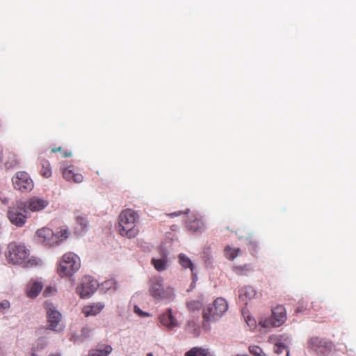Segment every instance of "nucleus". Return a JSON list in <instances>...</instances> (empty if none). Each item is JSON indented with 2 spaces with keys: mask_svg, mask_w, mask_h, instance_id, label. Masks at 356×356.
Wrapping results in <instances>:
<instances>
[{
  "mask_svg": "<svg viewBox=\"0 0 356 356\" xmlns=\"http://www.w3.org/2000/svg\"><path fill=\"white\" fill-rule=\"evenodd\" d=\"M110 345L99 344L96 348L92 349L88 353V356H108L112 352Z\"/></svg>",
  "mask_w": 356,
  "mask_h": 356,
  "instance_id": "dca6fc26",
  "label": "nucleus"
},
{
  "mask_svg": "<svg viewBox=\"0 0 356 356\" xmlns=\"http://www.w3.org/2000/svg\"><path fill=\"white\" fill-rule=\"evenodd\" d=\"M12 180L14 188L22 193L31 191L33 188V181L26 172H17Z\"/></svg>",
  "mask_w": 356,
  "mask_h": 356,
  "instance_id": "9d476101",
  "label": "nucleus"
},
{
  "mask_svg": "<svg viewBox=\"0 0 356 356\" xmlns=\"http://www.w3.org/2000/svg\"><path fill=\"white\" fill-rule=\"evenodd\" d=\"M179 259V264L184 268H190L192 273L193 280V282L197 280V275L193 272L194 270V265L192 262V261L190 259L189 257H188L184 254H179L178 256Z\"/></svg>",
  "mask_w": 356,
  "mask_h": 356,
  "instance_id": "a211bd4d",
  "label": "nucleus"
},
{
  "mask_svg": "<svg viewBox=\"0 0 356 356\" xmlns=\"http://www.w3.org/2000/svg\"><path fill=\"white\" fill-rule=\"evenodd\" d=\"M92 330L88 327H84L81 330L80 334L81 342L84 341L86 339L90 338L92 335Z\"/></svg>",
  "mask_w": 356,
  "mask_h": 356,
  "instance_id": "bb28decb",
  "label": "nucleus"
},
{
  "mask_svg": "<svg viewBox=\"0 0 356 356\" xmlns=\"http://www.w3.org/2000/svg\"><path fill=\"white\" fill-rule=\"evenodd\" d=\"M184 356H213L208 348L193 347L187 351Z\"/></svg>",
  "mask_w": 356,
  "mask_h": 356,
  "instance_id": "6ab92c4d",
  "label": "nucleus"
},
{
  "mask_svg": "<svg viewBox=\"0 0 356 356\" xmlns=\"http://www.w3.org/2000/svg\"><path fill=\"white\" fill-rule=\"evenodd\" d=\"M102 288L105 291H115L117 289L116 281L113 279L108 280L102 284Z\"/></svg>",
  "mask_w": 356,
  "mask_h": 356,
  "instance_id": "a878e982",
  "label": "nucleus"
},
{
  "mask_svg": "<svg viewBox=\"0 0 356 356\" xmlns=\"http://www.w3.org/2000/svg\"><path fill=\"white\" fill-rule=\"evenodd\" d=\"M161 258L157 259V271L165 270L168 266L167 254L163 250H160Z\"/></svg>",
  "mask_w": 356,
  "mask_h": 356,
  "instance_id": "5701e85b",
  "label": "nucleus"
},
{
  "mask_svg": "<svg viewBox=\"0 0 356 356\" xmlns=\"http://www.w3.org/2000/svg\"><path fill=\"white\" fill-rule=\"evenodd\" d=\"M236 270L238 271H243V270H251L252 268L250 264H245L244 266H240L235 268Z\"/></svg>",
  "mask_w": 356,
  "mask_h": 356,
  "instance_id": "c9c22d12",
  "label": "nucleus"
},
{
  "mask_svg": "<svg viewBox=\"0 0 356 356\" xmlns=\"http://www.w3.org/2000/svg\"><path fill=\"white\" fill-rule=\"evenodd\" d=\"M74 174V172L72 171L70 166L64 168L63 170V177L67 181L72 179Z\"/></svg>",
  "mask_w": 356,
  "mask_h": 356,
  "instance_id": "7c9ffc66",
  "label": "nucleus"
},
{
  "mask_svg": "<svg viewBox=\"0 0 356 356\" xmlns=\"http://www.w3.org/2000/svg\"><path fill=\"white\" fill-rule=\"evenodd\" d=\"M249 249L250 251H252V254H253L254 252L257 251V243L255 241L250 239L248 242Z\"/></svg>",
  "mask_w": 356,
  "mask_h": 356,
  "instance_id": "f704fd0d",
  "label": "nucleus"
},
{
  "mask_svg": "<svg viewBox=\"0 0 356 356\" xmlns=\"http://www.w3.org/2000/svg\"><path fill=\"white\" fill-rule=\"evenodd\" d=\"M188 209H187L186 211L183 212V211H176V212H173V213H171L170 214H168V216H169L170 217H175V216H180L181 215L182 213H187L188 212Z\"/></svg>",
  "mask_w": 356,
  "mask_h": 356,
  "instance_id": "58836bf2",
  "label": "nucleus"
},
{
  "mask_svg": "<svg viewBox=\"0 0 356 356\" xmlns=\"http://www.w3.org/2000/svg\"><path fill=\"white\" fill-rule=\"evenodd\" d=\"M286 319V309L282 305H277L272 309V316L260 323L264 327H277L282 325Z\"/></svg>",
  "mask_w": 356,
  "mask_h": 356,
  "instance_id": "0eeeda50",
  "label": "nucleus"
},
{
  "mask_svg": "<svg viewBox=\"0 0 356 356\" xmlns=\"http://www.w3.org/2000/svg\"><path fill=\"white\" fill-rule=\"evenodd\" d=\"M256 293L255 290L252 286H245L239 290L238 299L241 302L247 304L248 300L254 298Z\"/></svg>",
  "mask_w": 356,
  "mask_h": 356,
  "instance_id": "ddd939ff",
  "label": "nucleus"
},
{
  "mask_svg": "<svg viewBox=\"0 0 356 356\" xmlns=\"http://www.w3.org/2000/svg\"><path fill=\"white\" fill-rule=\"evenodd\" d=\"M41 174L43 177L48 178L51 175V171L49 168V163L48 161H44L42 163V168L41 170Z\"/></svg>",
  "mask_w": 356,
  "mask_h": 356,
  "instance_id": "c85d7f7f",
  "label": "nucleus"
},
{
  "mask_svg": "<svg viewBox=\"0 0 356 356\" xmlns=\"http://www.w3.org/2000/svg\"><path fill=\"white\" fill-rule=\"evenodd\" d=\"M69 236V232L67 229H61L59 232L54 234L52 232V237L50 238L47 247H53L59 245L62 241L67 239Z\"/></svg>",
  "mask_w": 356,
  "mask_h": 356,
  "instance_id": "2eb2a0df",
  "label": "nucleus"
},
{
  "mask_svg": "<svg viewBox=\"0 0 356 356\" xmlns=\"http://www.w3.org/2000/svg\"><path fill=\"white\" fill-rule=\"evenodd\" d=\"M188 309L191 311L198 310L202 307V303L198 300H191L186 304Z\"/></svg>",
  "mask_w": 356,
  "mask_h": 356,
  "instance_id": "c756f323",
  "label": "nucleus"
},
{
  "mask_svg": "<svg viewBox=\"0 0 356 356\" xmlns=\"http://www.w3.org/2000/svg\"><path fill=\"white\" fill-rule=\"evenodd\" d=\"M72 179L76 183H81L83 180V177L81 174L74 173Z\"/></svg>",
  "mask_w": 356,
  "mask_h": 356,
  "instance_id": "e433bc0d",
  "label": "nucleus"
},
{
  "mask_svg": "<svg viewBox=\"0 0 356 356\" xmlns=\"http://www.w3.org/2000/svg\"><path fill=\"white\" fill-rule=\"evenodd\" d=\"M104 308V304L97 302L83 308V312L86 316H96Z\"/></svg>",
  "mask_w": 356,
  "mask_h": 356,
  "instance_id": "f3484780",
  "label": "nucleus"
},
{
  "mask_svg": "<svg viewBox=\"0 0 356 356\" xmlns=\"http://www.w3.org/2000/svg\"><path fill=\"white\" fill-rule=\"evenodd\" d=\"M44 308L47 312V321L49 327L54 331H60L62 330L60 325L61 321V314L58 311L51 302H46Z\"/></svg>",
  "mask_w": 356,
  "mask_h": 356,
  "instance_id": "1a4fd4ad",
  "label": "nucleus"
},
{
  "mask_svg": "<svg viewBox=\"0 0 356 356\" xmlns=\"http://www.w3.org/2000/svg\"><path fill=\"white\" fill-rule=\"evenodd\" d=\"M307 348L318 356H325L332 351L334 345L330 341L318 337H312L307 341Z\"/></svg>",
  "mask_w": 356,
  "mask_h": 356,
  "instance_id": "423d86ee",
  "label": "nucleus"
},
{
  "mask_svg": "<svg viewBox=\"0 0 356 356\" xmlns=\"http://www.w3.org/2000/svg\"><path fill=\"white\" fill-rule=\"evenodd\" d=\"M249 351L253 356H266L262 349L258 346H250Z\"/></svg>",
  "mask_w": 356,
  "mask_h": 356,
  "instance_id": "cd10ccee",
  "label": "nucleus"
},
{
  "mask_svg": "<svg viewBox=\"0 0 356 356\" xmlns=\"http://www.w3.org/2000/svg\"><path fill=\"white\" fill-rule=\"evenodd\" d=\"M52 232L53 231L47 227L38 229L36 232L38 241L43 245L47 247L48 244H51L49 240L50 238L52 237Z\"/></svg>",
  "mask_w": 356,
  "mask_h": 356,
  "instance_id": "4468645a",
  "label": "nucleus"
},
{
  "mask_svg": "<svg viewBox=\"0 0 356 356\" xmlns=\"http://www.w3.org/2000/svg\"><path fill=\"white\" fill-rule=\"evenodd\" d=\"M159 321L163 326L169 330H172L177 325V321L173 316L171 309H168L166 312L163 313L159 317Z\"/></svg>",
  "mask_w": 356,
  "mask_h": 356,
  "instance_id": "f8f14e48",
  "label": "nucleus"
},
{
  "mask_svg": "<svg viewBox=\"0 0 356 356\" xmlns=\"http://www.w3.org/2000/svg\"><path fill=\"white\" fill-rule=\"evenodd\" d=\"M157 296H159L161 298L171 299L173 296V290L172 288H166L164 290L163 287H161V285L159 284L157 281Z\"/></svg>",
  "mask_w": 356,
  "mask_h": 356,
  "instance_id": "4be33fe9",
  "label": "nucleus"
},
{
  "mask_svg": "<svg viewBox=\"0 0 356 356\" xmlns=\"http://www.w3.org/2000/svg\"><path fill=\"white\" fill-rule=\"evenodd\" d=\"M29 250L20 243L13 242L8 244L6 252V257L9 263L13 265H19L24 268H29L38 265L41 260L35 257L28 259Z\"/></svg>",
  "mask_w": 356,
  "mask_h": 356,
  "instance_id": "f257e3e1",
  "label": "nucleus"
},
{
  "mask_svg": "<svg viewBox=\"0 0 356 356\" xmlns=\"http://www.w3.org/2000/svg\"><path fill=\"white\" fill-rule=\"evenodd\" d=\"M150 288H149V292L152 295V296L155 297L156 296V289L154 287V282L153 279H150Z\"/></svg>",
  "mask_w": 356,
  "mask_h": 356,
  "instance_id": "4c0bfd02",
  "label": "nucleus"
},
{
  "mask_svg": "<svg viewBox=\"0 0 356 356\" xmlns=\"http://www.w3.org/2000/svg\"><path fill=\"white\" fill-rule=\"evenodd\" d=\"M286 349V346L282 343H276L274 346V352L277 354H281Z\"/></svg>",
  "mask_w": 356,
  "mask_h": 356,
  "instance_id": "2f4dec72",
  "label": "nucleus"
},
{
  "mask_svg": "<svg viewBox=\"0 0 356 356\" xmlns=\"http://www.w3.org/2000/svg\"><path fill=\"white\" fill-rule=\"evenodd\" d=\"M3 314V310L0 308V314Z\"/></svg>",
  "mask_w": 356,
  "mask_h": 356,
  "instance_id": "a18cd8bd",
  "label": "nucleus"
},
{
  "mask_svg": "<svg viewBox=\"0 0 356 356\" xmlns=\"http://www.w3.org/2000/svg\"><path fill=\"white\" fill-rule=\"evenodd\" d=\"M10 307V304L8 300H3L0 302V308L3 310V314H6V311L8 310Z\"/></svg>",
  "mask_w": 356,
  "mask_h": 356,
  "instance_id": "473e14b6",
  "label": "nucleus"
},
{
  "mask_svg": "<svg viewBox=\"0 0 356 356\" xmlns=\"http://www.w3.org/2000/svg\"><path fill=\"white\" fill-rule=\"evenodd\" d=\"M228 305L226 300L218 298L212 304L208 305L203 309V318L207 321H216L227 310Z\"/></svg>",
  "mask_w": 356,
  "mask_h": 356,
  "instance_id": "20e7f679",
  "label": "nucleus"
},
{
  "mask_svg": "<svg viewBox=\"0 0 356 356\" xmlns=\"http://www.w3.org/2000/svg\"><path fill=\"white\" fill-rule=\"evenodd\" d=\"M99 286V283L91 276H84L76 288V292L82 298H90Z\"/></svg>",
  "mask_w": 356,
  "mask_h": 356,
  "instance_id": "6e6552de",
  "label": "nucleus"
},
{
  "mask_svg": "<svg viewBox=\"0 0 356 356\" xmlns=\"http://www.w3.org/2000/svg\"><path fill=\"white\" fill-rule=\"evenodd\" d=\"M134 312L140 317H146L149 316V314L147 312H145L143 310H141L140 308L137 305L134 307Z\"/></svg>",
  "mask_w": 356,
  "mask_h": 356,
  "instance_id": "72a5a7b5",
  "label": "nucleus"
},
{
  "mask_svg": "<svg viewBox=\"0 0 356 356\" xmlns=\"http://www.w3.org/2000/svg\"><path fill=\"white\" fill-rule=\"evenodd\" d=\"M54 288L51 287V286H48L45 289V290L44 291V296H49L50 293H52V291H54Z\"/></svg>",
  "mask_w": 356,
  "mask_h": 356,
  "instance_id": "ea45409f",
  "label": "nucleus"
},
{
  "mask_svg": "<svg viewBox=\"0 0 356 356\" xmlns=\"http://www.w3.org/2000/svg\"><path fill=\"white\" fill-rule=\"evenodd\" d=\"M203 227L204 223L199 219H195L193 221L189 222L187 224L188 229L194 232L202 229Z\"/></svg>",
  "mask_w": 356,
  "mask_h": 356,
  "instance_id": "393cba45",
  "label": "nucleus"
},
{
  "mask_svg": "<svg viewBox=\"0 0 356 356\" xmlns=\"http://www.w3.org/2000/svg\"><path fill=\"white\" fill-rule=\"evenodd\" d=\"M23 202L25 209L31 212H40L44 210L49 204L48 200L38 196H33Z\"/></svg>",
  "mask_w": 356,
  "mask_h": 356,
  "instance_id": "9b49d317",
  "label": "nucleus"
},
{
  "mask_svg": "<svg viewBox=\"0 0 356 356\" xmlns=\"http://www.w3.org/2000/svg\"><path fill=\"white\" fill-rule=\"evenodd\" d=\"M71 156V152H69V153H67V152H66V153H65V154H64V156H65V157H67V156Z\"/></svg>",
  "mask_w": 356,
  "mask_h": 356,
  "instance_id": "37998d69",
  "label": "nucleus"
},
{
  "mask_svg": "<svg viewBox=\"0 0 356 356\" xmlns=\"http://www.w3.org/2000/svg\"><path fill=\"white\" fill-rule=\"evenodd\" d=\"M152 266L156 268V258L153 257L151 260Z\"/></svg>",
  "mask_w": 356,
  "mask_h": 356,
  "instance_id": "79ce46f5",
  "label": "nucleus"
},
{
  "mask_svg": "<svg viewBox=\"0 0 356 356\" xmlns=\"http://www.w3.org/2000/svg\"><path fill=\"white\" fill-rule=\"evenodd\" d=\"M76 222L78 227H76L75 232L78 235H83L88 229V221L84 216H77L76 218Z\"/></svg>",
  "mask_w": 356,
  "mask_h": 356,
  "instance_id": "aec40b11",
  "label": "nucleus"
},
{
  "mask_svg": "<svg viewBox=\"0 0 356 356\" xmlns=\"http://www.w3.org/2000/svg\"><path fill=\"white\" fill-rule=\"evenodd\" d=\"M147 356H154L153 353H149L147 354Z\"/></svg>",
  "mask_w": 356,
  "mask_h": 356,
  "instance_id": "c03bdc74",
  "label": "nucleus"
},
{
  "mask_svg": "<svg viewBox=\"0 0 356 356\" xmlns=\"http://www.w3.org/2000/svg\"><path fill=\"white\" fill-rule=\"evenodd\" d=\"M27 210L24 208L23 202H17L15 204L9 207L8 218L10 222L17 227H22L28 218Z\"/></svg>",
  "mask_w": 356,
  "mask_h": 356,
  "instance_id": "39448f33",
  "label": "nucleus"
},
{
  "mask_svg": "<svg viewBox=\"0 0 356 356\" xmlns=\"http://www.w3.org/2000/svg\"><path fill=\"white\" fill-rule=\"evenodd\" d=\"M240 251L241 250L238 248H233L228 245L225 248V256L227 259L233 260L238 256Z\"/></svg>",
  "mask_w": 356,
  "mask_h": 356,
  "instance_id": "b1692460",
  "label": "nucleus"
},
{
  "mask_svg": "<svg viewBox=\"0 0 356 356\" xmlns=\"http://www.w3.org/2000/svg\"><path fill=\"white\" fill-rule=\"evenodd\" d=\"M42 284L41 282H35L31 284L26 291L27 296L29 298H35L41 292Z\"/></svg>",
  "mask_w": 356,
  "mask_h": 356,
  "instance_id": "412c9836",
  "label": "nucleus"
},
{
  "mask_svg": "<svg viewBox=\"0 0 356 356\" xmlns=\"http://www.w3.org/2000/svg\"><path fill=\"white\" fill-rule=\"evenodd\" d=\"M138 220V212L131 209L123 210L118 217L120 234L129 238L136 237L139 232L137 226Z\"/></svg>",
  "mask_w": 356,
  "mask_h": 356,
  "instance_id": "f03ea898",
  "label": "nucleus"
},
{
  "mask_svg": "<svg viewBox=\"0 0 356 356\" xmlns=\"http://www.w3.org/2000/svg\"><path fill=\"white\" fill-rule=\"evenodd\" d=\"M81 266V260L78 255L73 252L65 253L59 262L58 273L61 277L72 276Z\"/></svg>",
  "mask_w": 356,
  "mask_h": 356,
  "instance_id": "7ed1b4c3",
  "label": "nucleus"
},
{
  "mask_svg": "<svg viewBox=\"0 0 356 356\" xmlns=\"http://www.w3.org/2000/svg\"><path fill=\"white\" fill-rule=\"evenodd\" d=\"M71 340L73 341L74 342H81L80 335L73 334L71 337Z\"/></svg>",
  "mask_w": 356,
  "mask_h": 356,
  "instance_id": "a19ab883",
  "label": "nucleus"
}]
</instances>
